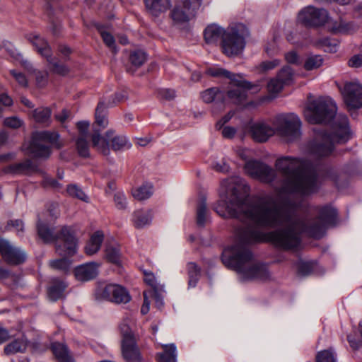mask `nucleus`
Instances as JSON below:
<instances>
[{"label": "nucleus", "instance_id": "f257e3e1", "mask_svg": "<svg viewBox=\"0 0 362 362\" xmlns=\"http://www.w3.org/2000/svg\"><path fill=\"white\" fill-rule=\"evenodd\" d=\"M228 200L218 202L214 209L223 218H237L265 228H282L263 233L252 226L240 228L237 231V243L223 250L222 262L229 269L235 270L241 281H264L270 274L267 265L257 261L245 245L259 242H270L276 247L286 250L298 249L300 245V233L320 238L325 227L334 222L337 211L331 206L320 209V216L309 226L300 217L297 211L300 201H293V194L279 201L272 196L259 198L252 202L245 199L247 187L240 177L224 180L221 184Z\"/></svg>", "mask_w": 362, "mask_h": 362}, {"label": "nucleus", "instance_id": "f03ea898", "mask_svg": "<svg viewBox=\"0 0 362 362\" xmlns=\"http://www.w3.org/2000/svg\"><path fill=\"white\" fill-rule=\"evenodd\" d=\"M275 166L285 177L283 192L308 195L317 189L316 170L309 162L284 156L276 160Z\"/></svg>", "mask_w": 362, "mask_h": 362}, {"label": "nucleus", "instance_id": "7ed1b4c3", "mask_svg": "<svg viewBox=\"0 0 362 362\" xmlns=\"http://www.w3.org/2000/svg\"><path fill=\"white\" fill-rule=\"evenodd\" d=\"M300 127L299 117L292 113L277 116L272 125L264 120L251 122L248 129L252 138L257 142H265L276 134L287 141H293L300 136Z\"/></svg>", "mask_w": 362, "mask_h": 362}, {"label": "nucleus", "instance_id": "20e7f679", "mask_svg": "<svg viewBox=\"0 0 362 362\" xmlns=\"http://www.w3.org/2000/svg\"><path fill=\"white\" fill-rule=\"evenodd\" d=\"M332 128V133L329 135L322 128L314 129L315 138L306 147V151L310 156L317 158L328 156L332 152L335 143H345L349 139L350 132L346 116H337Z\"/></svg>", "mask_w": 362, "mask_h": 362}, {"label": "nucleus", "instance_id": "39448f33", "mask_svg": "<svg viewBox=\"0 0 362 362\" xmlns=\"http://www.w3.org/2000/svg\"><path fill=\"white\" fill-rule=\"evenodd\" d=\"M77 250L76 239L68 228H63L56 239V252L62 257L74 255ZM50 266L55 269L66 272L70 269L71 262L66 257L52 260Z\"/></svg>", "mask_w": 362, "mask_h": 362}, {"label": "nucleus", "instance_id": "423d86ee", "mask_svg": "<svg viewBox=\"0 0 362 362\" xmlns=\"http://www.w3.org/2000/svg\"><path fill=\"white\" fill-rule=\"evenodd\" d=\"M337 106L329 97H322L310 101L304 110V115L309 123H326L334 117Z\"/></svg>", "mask_w": 362, "mask_h": 362}, {"label": "nucleus", "instance_id": "0eeeda50", "mask_svg": "<svg viewBox=\"0 0 362 362\" xmlns=\"http://www.w3.org/2000/svg\"><path fill=\"white\" fill-rule=\"evenodd\" d=\"M92 146L102 154L107 156L110 153V143L115 151L129 148L131 144L125 136L115 135L113 129H108L104 135L100 134V129L94 127L91 136Z\"/></svg>", "mask_w": 362, "mask_h": 362}, {"label": "nucleus", "instance_id": "6e6552de", "mask_svg": "<svg viewBox=\"0 0 362 362\" xmlns=\"http://www.w3.org/2000/svg\"><path fill=\"white\" fill-rule=\"evenodd\" d=\"M248 35V29L243 24L228 27L221 41L223 52L228 57L239 55L245 49V38Z\"/></svg>", "mask_w": 362, "mask_h": 362}, {"label": "nucleus", "instance_id": "1a4fd4ad", "mask_svg": "<svg viewBox=\"0 0 362 362\" xmlns=\"http://www.w3.org/2000/svg\"><path fill=\"white\" fill-rule=\"evenodd\" d=\"M122 335V353L127 362H140L141 356L136 344V339L127 321L124 320L119 325Z\"/></svg>", "mask_w": 362, "mask_h": 362}, {"label": "nucleus", "instance_id": "9d476101", "mask_svg": "<svg viewBox=\"0 0 362 362\" xmlns=\"http://www.w3.org/2000/svg\"><path fill=\"white\" fill-rule=\"evenodd\" d=\"M59 134L56 132H39L33 134L29 146V151L36 158H47L50 149L47 144H56Z\"/></svg>", "mask_w": 362, "mask_h": 362}, {"label": "nucleus", "instance_id": "9b49d317", "mask_svg": "<svg viewBox=\"0 0 362 362\" xmlns=\"http://www.w3.org/2000/svg\"><path fill=\"white\" fill-rule=\"evenodd\" d=\"M28 40L35 47L36 51L42 57L46 58L47 62L49 64L50 69L54 73L59 74H65L68 72V69L63 64H59L57 61L52 57V49L48 42L45 38L40 36L36 33H31L28 36Z\"/></svg>", "mask_w": 362, "mask_h": 362}, {"label": "nucleus", "instance_id": "f8f14e48", "mask_svg": "<svg viewBox=\"0 0 362 362\" xmlns=\"http://www.w3.org/2000/svg\"><path fill=\"white\" fill-rule=\"evenodd\" d=\"M237 79H240L243 83L238 85L235 82L230 81L231 86L227 92V98L232 103H243L247 98L246 92L247 90H254L253 93H257L260 90V86L259 85L251 84L243 80L240 75L237 76Z\"/></svg>", "mask_w": 362, "mask_h": 362}, {"label": "nucleus", "instance_id": "ddd939ff", "mask_svg": "<svg viewBox=\"0 0 362 362\" xmlns=\"http://www.w3.org/2000/svg\"><path fill=\"white\" fill-rule=\"evenodd\" d=\"M298 18L306 26H320L327 23L329 16L325 9L308 6L299 12Z\"/></svg>", "mask_w": 362, "mask_h": 362}, {"label": "nucleus", "instance_id": "4468645a", "mask_svg": "<svg viewBox=\"0 0 362 362\" xmlns=\"http://www.w3.org/2000/svg\"><path fill=\"white\" fill-rule=\"evenodd\" d=\"M339 88L349 107L359 108L362 106V86L358 81L346 82Z\"/></svg>", "mask_w": 362, "mask_h": 362}, {"label": "nucleus", "instance_id": "2eb2a0df", "mask_svg": "<svg viewBox=\"0 0 362 362\" xmlns=\"http://www.w3.org/2000/svg\"><path fill=\"white\" fill-rule=\"evenodd\" d=\"M244 170L250 177L264 182H272L275 176V172L272 168L255 160L247 161L245 164Z\"/></svg>", "mask_w": 362, "mask_h": 362}, {"label": "nucleus", "instance_id": "dca6fc26", "mask_svg": "<svg viewBox=\"0 0 362 362\" xmlns=\"http://www.w3.org/2000/svg\"><path fill=\"white\" fill-rule=\"evenodd\" d=\"M100 296L102 298L117 304L127 303L132 299L128 290L124 286L116 284L106 285L101 290Z\"/></svg>", "mask_w": 362, "mask_h": 362}, {"label": "nucleus", "instance_id": "f3484780", "mask_svg": "<svg viewBox=\"0 0 362 362\" xmlns=\"http://www.w3.org/2000/svg\"><path fill=\"white\" fill-rule=\"evenodd\" d=\"M0 254L10 264H19L26 259V255L23 250L12 245L8 240L3 238H0Z\"/></svg>", "mask_w": 362, "mask_h": 362}, {"label": "nucleus", "instance_id": "a211bd4d", "mask_svg": "<svg viewBox=\"0 0 362 362\" xmlns=\"http://www.w3.org/2000/svg\"><path fill=\"white\" fill-rule=\"evenodd\" d=\"M198 11L187 5L182 4L180 0L170 11L169 17L175 25L184 24L195 18Z\"/></svg>", "mask_w": 362, "mask_h": 362}, {"label": "nucleus", "instance_id": "6ab92c4d", "mask_svg": "<svg viewBox=\"0 0 362 362\" xmlns=\"http://www.w3.org/2000/svg\"><path fill=\"white\" fill-rule=\"evenodd\" d=\"M88 127L89 123L88 122L82 121L77 123L79 134L76 145L78 154L82 157H88L90 154L88 139H91V135L89 136L88 134Z\"/></svg>", "mask_w": 362, "mask_h": 362}, {"label": "nucleus", "instance_id": "aec40b11", "mask_svg": "<svg viewBox=\"0 0 362 362\" xmlns=\"http://www.w3.org/2000/svg\"><path fill=\"white\" fill-rule=\"evenodd\" d=\"M99 264L95 262H90L77 267L74 270V275L78 281H90L98 274Z\"/></svg>", "mask_w": 362, "mask_h": 362}, {"label": "nucleus", "instance_id": "412c9836", "mask_svg": "<svg viewBox=\"0 0 362 362\" xmlns=\"http://www.w3.org/2000/svg\"><path fill=\"white\" fill-rule=\"evenodd\" d=\"M148 13L157 18L165 13L171 7V0H145Z\"/></svg>", "mask_w": 362, "mask_h": 362}, {"label": "nucleus", "instance_id": "4be33fe9", "mask_svg": "<svg viewBox=\"0 0 362 362\" xmlns=\"http://www.w3.org/2000/svg\"><path fill=\"white\" fill-rule=\"evenodd\" d=\"M226 33V29L216 23H212L206 26L204 31V37L206 43L215 44L219 40L223 41V35Z\"/></svg>", "mask_w": 362, "mask_h": 362}, {"label": "nucleus", "instance_id": "5701e85b", "mask_svg": "<svg viewBox=\"0 0 362 362\" xmlns=\"http://www.w3.org/2000/svg\"><path fill=\"white\" fill-rule=\"evenodd\" d=\"M328 28L334 33L349 34L356 30V26L351 23L343 21L341 18L338 20H329L327 21Z\"/></svg>", "mask_w": 362, "mask_h": 362}, {"label": "nucleus", "instance_id": "b1692460", "mask_svg": "<svg viewBox=\"0 0 362 362\" xmlns=\"http://www.w3.org/2000/svg\"><path fill=\"white\" fill-rule=\"evenodd\" d=\"M18 59L20 61L21 64L24 67V69H25L28 72L35 74L36 84L37 86L43 87L47 84L48 76L47 72L36 71L34 69L32 64L27 59H24L20 54H18Z\"/></svg>", "mask_w": 362, "mask_h": 362}, {"label": "nucleus", "instance_id": "393cba45", "mask_svg": "<svg viewBox=\"0 0 362 362\" xmlns=\"http://www.w3.org/2000/svg\"><path fill=\"white\" fill-rule=\"evenodd\" d=\"M95 122L92 127L91 135L93 133V129L95 127L100 129V132L105 129L108 125V120L106 117V106L103 102H100L95 110Z\"/></svg>", "mask_w": 362, "mask_h": 362}, {"label": "nucleus", "instance_id": "a878e982", "mask_svg": "<svg viewBox=\"0 0 362 362\" xmlns=\"http://www.w3.org/2000/svg\"><path fill=\"white\" fill-rule=\"evenodd\" d=\"M36 167L30 160L10 165L5 169V172L12 174H29L35 171Z\"/></svg>", "mask_w": 362, "mask_h": 362}, {"label": "nucleus", "instance_id": "bb28decb", "mask_svg": "<svg viewBox=\"0 0 362 362\" xmlns=\"http://www.w3.org/2000/svg\"><path fill=\"white\" fill-rule=\"evenodd\" d=\"M152 213L150 210H137L132 215V222L136 228H141L151 223Z\"/></svg>", "mask_w": 362, "mask_h": 362}, {"label": "nucleus", "instance_id": "cd10ccee", "mask_svg": "<svg viewBox=\"0 0 362 362\" xmlns=\"http://www.w3.org/2000/svg\"><path fill=\"white\" fill-rule=\"evenodd\" d=\"M103 233L101 231L95 232L85 247V252L88 255H93L98 252L103 240Z\"/></svg>", "mask_w": 362, "mask_h": 362}, {"label": "nucleus", "instance_id": "c85d7f7f", "mask_svg": "<svg viewBox=\"0 0 362 362\" xmlns=\"http://www.w3.org/2000/svg\"><path fill=\"white\" fill-rule=\"evenodd\" d=\"M67 284L61 280L53 279L52 285L48 288V297L50 300L55 301L64 296V291Z\"/></svg>", "mask_w": 362, "mask_h": 362}, {"label": "nucleus", "instance_id": "c756f323", "mask_svg": "<svg viewBox=\"0 0 362 362\" xmlns=\"http://www.w3.org/2000/svg\"><path fill=\"white\" fill-rule=\"evenodd\" d=\"M163 352L157 354L158 362H177V350L174 344H162Z\"/></svg>", "mask_w": 362, "mask_h": 362}, {"label": "nucleus", "instance_id": "7c9ffc66", "mask_svg": "<svg viewBox=\"0 0 362 362\" xmlns=\"http://www.w3.org/2000/svg\"><path fill=\"white\" fill-rule=\"evenodd\" d=\"M206 73L208 75L214 77H223L228 78L230 80V81H234L238 85L243 83L240 79H237L238 75L218 66L209 67L206 69Z\"/></svg>", "mask_w": 362, "mask_h": 362}, {"label": "nucleus", "instance_id": "2f4dec72", "mask_svg": "<svg viewBox=\"0 0 362 362\" xmlns=\"http://www.w3.org/2000/svg\"><path fill=\"white\" fill-rule=\"evenodd\" d=\"M52 350L59 362H74L64 344L54 342L52 344Z\"/></svg>", "mask_w": 362, "mask_h": 362}, {"label": "nucleus", "instance_id": "473e14b6", "mask_svg": "<svg viewBox=\"0 0 362 362\" xmlns=\"http://www.w3.org/2000/svg\"><path fill=\"white\" fill-rule=\"evenodd\" d=\"M106 259L115 264H119L121 261V253L119 246L116 244H110L105 248Z\"/></svg>", "mask_w": 362, "mask_h": 362}, {"label": "nucleus", "instance_id": "72a5a7b5", "mask_svg": "<svg viewBox=\"0 0 362 362\" xmlns=\"http://www.w3.org/2000/svg\"><path fill=\"white\" fill-rule=\"evenodd\" d=\"M153 194V185L146 183L132 191L133 197L138 200H144L149 198Z\"/></svg>", "mask_w": 362, "mask_h": 362}, {"label": "nucleus", "instance_id": "f704fd0d", "mask_svg": "<svg viewBox=\"0 0 362 362\" xmlns=\"http://www.w3.org/2000/svg\"><path fill=\"white\" fill-rule=\"evenodd\" d=\"M51 110L47 107H38L33 111V117L35 122L48 124L50 120Z\"/></svg>", "mask_w": 362, "mask_h": 362}, {"label": "nucleus", "instance_id": "c9c22d12", "mask_svg": "<svg viewBox=\"0 0 362 362\" xmlns=\"http://www.w3.org/2000/svg\"><path fill=\"white\" fill-rule=\"evenodd\" d=\"M323 64V59L320 55H309L305 59L303 67L306 71H312L320 68Z\"/></svg>", "mask_w": 362, "mask_h": 362}, {"label": "nucleus", "instance_id": "e433bc0d", "mask_svg": "<svg viewBox=\"0 0 362 362\" xmlns=\"http://www.w3.org/2000/svg\"><path fill=\"white\" fill-rule=\"evenodd\" d=\"M209 220V211L206 204L202 201L197 206V223L199 226H204Z\"/></svg>", "mask_w": 362, "mask_h": 362}, {"label": "nucleus", "instance_id": "4c0bfd02", "mask_svg": "<svg viewBox=\"0 0 362 362\" xmlns=\"http://www.w3.org/2000/svg\"><path fill=\"white\" fill-rule=\"evenodd\" d=\"M27 344L23 340H15L13 342L8 344L4 351L6 354H14L18 352H22L25 350Z\"/></svg>", "mask_w": 362, "mask_h": 362}, {"label": "nucleus", "instance_id": "58836bf2", "mask_svg": "<svg viewBox=\"0 0 362 362\" xmlns=\"http://www.w3.org/2000/svg\"><path fill=\"white\" fill-rule=\"evenodd\" d=\"M37 227L39 236L45 242L49 243L55 239L52 231L47 226V225L41 223L40 221H38Z\"/></svg>", "mask_w": 362, "mask_h": 362}, {"label": "nucleus", "instance_id": "ea45409f", "mask_svg": "<svg viewBox=\"0 0 362 362\" xmlns=\"http://www.w3.org/2000/svg\"><path fill=\"white\" fill-rule=\"evenodd\" d=\"M187 270L189 274V286L194 287L199 280L200 276V269L194 262L187 264Z\"/></svg>", "mask_w": 362, "mask_h": 362}, {"label": "nucleus", "instance_id": "a19ab883", "mask_svg": "<svg viewBox=\"0 0 362 362\" xmlns=\"http://www.w3.org/2000/svg\"><path fill=\"white\" fill-rule=\"evenodd\" d=\"M284 85L286 84L281 80H279L278 76L272 78L267 84L268 92L273 96H275L282 90Z\"/></svg>", "mask_w": 362, "mask_h": 362}, {"label": "nucleus", "instance_id": "79ce46f5", "mask_svg": "<svg viewBox=\"0 0 362 362\" xmlns=\"http://www.w3.org/2000/svg\"><path fill=\"white\" fill-rule=\"evenodd\" d=\"M146 60V55L145 52L141 50H137L132 52L129 56V61L131 64L136 66H141Z\"/></svg>", "mask_w": 362, "mask_h": 362}, {"label": "nucleus", "instance_id": "37998d69", "mask_svg": "<svg viewBox=\"0 0 362 362\" xmlns=\"http://www.w3.org/2000/svg\"><path fill=\"white\" fill-rule=\"evenodd\" d=\"M317 362H336L335 354L332 349L324 350L317 353Z\"/></svg>", "mask_w": 362, "mask_h": 362}, {"label": "nucleus", "instance_id": "c03bdc74", "mask_svg": "<svg viewBox=\"0 0 362 362\" xmlns=\"http://www.w3.org/2000/svg\"><path fill=\"white\" fill-rule=\"evenodd\" d=\"M277 76L286 85L289 84L293 79V70L288 66H284L279 72Z\"/></svg>", "mask_w": 362, "mask_h": 362}, {"label": "nucleus", "instance_id": "a18cd8bd", "mask_svg": "<svg viewBox=\"0 0 362 362\" xmlns=\"http://www.w3.org/2000/svg\"><path fill=\"white\" fill-rule=\"evenodd\" d=\"M98 31L103 38L104 43L110 49L112 52H116V46L114 37L104 29L99 28Z\"/></svg>", "mask_w": 362, "mask_h": 362}, {"label": "nucleus", "instance_id": "49530a36", "mask_svg": "<svg viewBox=\"0 0 362 362\" xmlns=\"http://www.w3.org/2000/svg\"><path fill=\"white\" fill-rule=\"evenodd\" d=\"M68 194L74 197L87 202L88 197L83 190L76 185H70L67 187Z\"/></svg>", "mask_w": 362, "mask_h": 362}, {"label": "nucleus", "instance_id": "de8ad7c7", "mask_svg": "<svg viewBox=\"0 0 362 362\" xmlns=\"http://www.w3.org/2000/svg\"><path fill=\"white\" fill-rule=\"evenodd\" d=\"M221 93L218 88H211L202 93V98L205 103H211L216 98H219Z\"/></svg>", "mask_w": 362, "mask_h": 362}, {"label": "nucleus", "instance_id": "09e8293b", "mask_svg": "<svg viewBox=\"0 0 362 362\" xmlns=\"http://www.w3.org/2000/svg\"><path fill=\"white\" fill-rule=\"evenodd\" d=\"M114 202L119 210H124L127 207V198L123 192H117L114 194Z\"/></svg>", "mask_w": 362, "mask_h": 362}, {"label": "nucleus", "instance_id": "8fccbe9b", "mask_svg": "<svg viewBox=\"0 0 362 362\" xmlns=\"http://www.w3.org/2000/svg\"><path fill=\"white\" fill-rule=\"evenodd\" d=\"M10 74L13 77L16 81L18 83L19 86L22 87L28 86V79L24 74L16 70L11 69L9 71Z\"/></svg>", "mask_w": 362, "mask_h": 362}, {"label": "nucleus", "instance_id": "3c124183", "mask_svg": "<svg viewBox=\"0 0 362 362\" xmlns=\"http://www.w3.org/2000/svg\"><path fill=\"white\" fill-rule=\"evenodd\" d=\"M23 121L16 116H13L10 117H7L4 121V124L6 127L12 128V129H17L21 127L23 125Z\"/></svg>", "mask_w": 362, "mask_h": 362}, {"label": "nucleus", "instance_id": "603ef678", "mask_svg": "<svg viewBox=\"0 0 362 362\" xmlns=\"http://www.w3.org/2000/svg\"><path fill=\"white\" fill-rule=\"evenodd\" d=\"M313 269V264L309 262H300L298 265V272L303 276L308 275Z\"/></svg>", "mask_w": 362, "mask_h": 362}, {"label": "nucleus", "instance_id": "864d4df0", "mask_svg": "<svg viewBox=\"0 0 362 362\" xmlns=\"http://www.w3.org/2000/svg\"><path fill=\"white\" fill-rule=\"evenodd\" d=\"M280 64V60L272 59L270 61H265L260 64L259 69L263 71H267L274 69Z\"/></svg>", "mask_w": 362, "mask_h": 362}, {"label": "nucleus", "instance_id": "5fc2aeb1", "mask_svg": "<svg viewBox=\"0 0 362 362\" xmlns=\"http://www.w3.org/2000/svg\"><path fill=\"white\" fill-rule=\"evenodd\" d=\"M284 57H285V60L288 64L297 65V64H300L301 62L299 55L295 51H290L288 52H286L285 54Z\"/></svg>", "mask_w": 362, "mask_h": 362}, {"label": "nucleus", "instance_id": "6e6d98bb", "mask_svg": "<svg viewBox=\"0 0 362 362\" xmlns=\"http://www.w3.org/2000/svg\"><path fill=\"white\" fill-rule=\"evenodd\" d=\"M348 65L352 68H359L362 66V54H358L352 56L348 61Z\"/></svg>", "mask_w": 362, "mask_h": 362}, {"label": "nucleus", "instance_id": "4d7b16f0", "mask_svg": "<svg viewBox=\"0 0 362 362\" xmlns=\"http://www.w3.org/2000/svg\"><path fill=\"white\" fill-rule=\"evenodd\" d=\"M182 4L187 5L197 11H199L202 6L203 0H180Z\"/></svg>", "mask_w": 362, "mask_h": 362}, {"label": "nucleus", "instance_id": "13d9d810", "mask_svg": "<svg viewBox=\"0 0 362 362\" xmlns=\"http://www.w3.org/2000/svg\"><path fill=\"white\" fill-rule=\"evenodd\" d=\"M150 297L147 291L144 292V303L141 308V313L142 315H146L148 313L150 310Z\"/></svg>", "mask_w": 362, "mask_h": 362}, {"label": "nucleus", "instance_id": "bf43d9fd", "mask_svg": "<svg viewBox=\"0 0 362 362\" xmlns=\"http://www.w3.org/2000/svg\"><path fill=\"white\" fill-rule=\"evenodd\" d=\"M147 292L148 293L150 298L155 299V303H156V307L158 309H160L163 305V301L162 298H160V296L158 295L156 291L154 290H151Z\"/></svg>", "mask_w": 362, "mask_h": 362}, {"label": "nucleus", "instance_id": "052dcab7", "mask_svg": "<svg viewBox=\"0 0 362 362\" xmlns=\"http://www.w3.org/2000/svg\"><path fill=\"white\" fill-rule=\"evenodd\" d=\"M221 129V134L224 138L231 139L236 133L235 129L229 126L223 127Z\"/></svg>", "mask_w": 362, "mask_h": 362}, {"label": "nucleus", "instance_id": "680f3d73", "mask_svg": "<svg viewBox=\"0 0 362 362\" xmlns=\"http://www.w3.org/2000/svg\"><path fill=\"white\" fill-rule=\"evenodd\" d=\"M8 226L13 228L18 233L23 230V223L21 220H12L8 223Z\"/></svg>", "mask_w": 362, "mask_h": 362}, {"label": "nucleus", "instance_id": "e2e57ef3", "mask_svg": "<svg viewBox=\"0 0 362 362\" xmlns=\"http://www.w3.org/2000/svg\"><path fill=\"white\" fill-rule=\"evenodd\" d=\"M159 95L162 98L170 100L175 96V92L171 89H161L159 91Z\"/></svg>", "mask_w": 362, "mask_h": 362}, {"label": "nucleus", "instance_id": "0e129e2a", "mask_svg": "<svg viewBox=\"0 0 362 362\" xmlns=\"http://www.w3.org/2000/svg\"><path fill=\"white\" fill-rule=\"evenodd\" d=\"M237 155L243 160H246L251 155V151L249 149L238 147L236 149Z\"/></svg>", "mask_w": 362, "mask_h": 362}, {"label": "nucleus", "instance_id": "69168bd1", "mask_svg": "<svg viewBox=\"0 0 362 362\" xmlns=\"http://www.w3.org/2000/svg\"><path fill=\"white\" fill-rule=\"evenodd\" d=\"M233 116V112H229L227 115H226L221 119L217 122L216 124V127L217 129H221L223 125L227 123Z\"/></svg>", "mask_w": 362, "mask_h": 362}, {"label": "nucleus", "instance_id": "338daca9", "mask_svg": "<svg viewBox=\"0 0 362 362\" xmlns=\"http://www.w3.org/2000/svg\"><path fill=\"white\" fill-rule=\"evenodd\" d=\"M145 282L153 288L156 286V281L154 275L151 273H145Z\"/></svg>", "mask_w": 362, "mask_h": 362}, {"label": "nucleus", "instance_id": "774afa93", "mask_svg": "<svg viewBox=\"0 0 362 362\" xmlns=\"http://www.w3.org/2000/svg\"><path fill=\"white\" fill-rule=\"evenodd\" d=\"M70 116V113L66 110H63L61 113L56 115V118L57 120L64 123L66 122Z\"/></svg>", "mask_w": 362, "mask_h": 362}]
</instances>
